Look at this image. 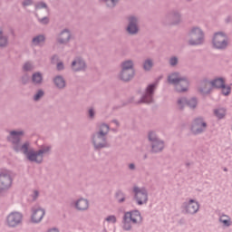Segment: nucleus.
Returning <instances> with one entry per match:
<instances>
[{"label":"nucleus","mask_w":232,"mask_h":232,"mask_svg":"<svg viewBox=\"0 0 232 232\" xmlns=\"http://www.w3.org/2000/svg\"><path fill=\"white\" fill-rule=\"evenodd\" d=\"M47 232H59V230L53 228V229L48 230Z\"/></svg>","instance_id":"nucleus-40"},{"label":"nucleus","mask_w":232,"mask_h":232,"mask_svg":"<svg viewBox=\"0 0 232 232\" xmlns=\"http://www.w3.org/2000/svg\"><path fill=\"white\" fill-rule=\"evenodd\" d=\"M54 83L58 88H64V86H66V82H64V79H63V77L61 76H57L54 79Z\"/></svg>","instance_id":"nucleus-23"},{"label":"nucleus","mask_w":232,"mask_h":232,"mask_svg":"<svg viewBox=\"0 0 232 232\" xmlns=\"http://www.w3.org/2000/svg\"><path fill=\"white\" fill-rule=\"evenodd\" d=\"M129 168H130V169H135V165L130 164V165H129Z\"/></svg>","instance_id":"nucleus-39"},{"label":"nucleus","mask_w":232,"mask_h":232,"mask_svg":"<svg viewBox=\"0 0 232 232\" xmlns=\"http://www.w3.org/2000/svg\"><path fill=\"white\" fill-rule=\"evenodd\" d=\"M152 67H153V62H151L150 60L145 61V63L143 64L144 70H146V71L151 70Z\"/></svg>","instance_id":"nucleus-27"},{"label":"nucleus","mask_w":232,"mask_h":232,"mask_svg":"<svg viewBox=\"0 0 232 232\" xmlns=\"http://www.w3.org/2000/svg\"><path fill=\"white\" fill-rule=\"evenodd\" d=\"M124 201V199H119V202H123Z\"/></svg>","instance_id":"nucleus-42"},{"label":"nucleus","mask_w":232,"mask_h":232,"mask_svg":"<svg viewBox=\"0 0 232 232\" xmlns=\"http://www.w3.org/2000/svg\"><path fill=\"white\" fill-rule=\"evenodd\" d=\"M134 193L136 200L140 206H141V204H146V202H148V193L146 192V189L139 188L136 187L134 188Z\"/></svg>","instance_id":"nucleus-11"},{"label":"nucleus","mask_w":232,"mask_h":232,"mask_svg":"<svg viewBox=\"0 0 232 232\" xmlns=\"http://www.w3.org/2000/svg\"><path fill=\"white\" fill-rule=\"evenodd\" d=\"M8 44V41L6 37L3 36V32L0 29V46H6Z\"/></svg>","instance_id":"nucleus-26"},{"label":"nucleus","mask_w":232,"mask_h":232,"mask_svg":"<svg viewBox=\"0 0 232 232\" xmlns=\"http://www.w3.org/2000/svg\"><path fill=\"white\" fill-rule=\"evenodd\" d=\"M34 200H35V198L39 197V192L37 190H34Z\"/></svg>","instance_id":"nucleus-37"},{"label":"nucleus","mask_w":232,"mask_h":232,"mask_svg":"<svg viewBox=\"0 0 232 232\" xmlns=\"http://www.w3.org/2000/svg\"><path fill=\"white\" fill-rule=\"evenodd\" d=\"M44 42V36L40 35L33 39L34 44H41V43Z\"/></svg>","instance_id":"nucleus-29"},{"label":"nucleus","mask_w":232,"mask_h":232,"mask_svg":"<svg viewBox=\"0 0 232 232\" xmlns=\"http://www.w3.org/2000/svg\"><path fill=\"white\" fill-rule=\"evenodd\" d=\"M171 66H175V64H177V63H179V60L176 57H173L170 59L169 61Z\"/></svg>","instance_id":"nucleus-32"},{"label":"nucleus","mask_w":232,"mask_h":232,"mask_svg":"<svg viewBox=\"0 0 232 232\" xmlns=\"http://www.w3.org/2000/svg\"><path fill=\"white\" fill-rule=\"evenodd\" d=\"M220 222H222L224 226H231V219L227 216H221Z\"/></svg>","instance_id":"nucleus-25"},{"label":"nucleus","mask_w":232,"mask_h":232,"mask_svg":"<svg viewBox=\"0 0 232 232\" xmlns=\"http://www.w3.org/2000/svg\"><path fill=\"white\" fill-rule=\"evenodd\" d=\"M169 82L176 85L177 92H187L189 86L188 79L180 77L177 72H174L169 76Z\"/></svg>","instance_id":"nucleus-3"},{"label":"nucleus","mask_w":232,"mask_h":232,"mask_svg":"<svg viewBox=\"0 0 232 232\" xmlns=\"http://www.w3.org/2000/svg\"><path fill=\"white\" fill-rule=\"evenodd\" d=\"M43 95H44V92L43 91H38V92L34 95V101H39Z\"/></svg>","instance_id":"nucleus-30"},{"label":"nucleus","mask_w":232,"mask_h":232,"mask_svg":"<svg viewBox=\"0 0 232 232\" xmlns=\"http://www.w3.org/2000/svg\"><path fill=\"white\" fill-rule=\"evenodd\" d=\"M186 104H188V106L190 108H197V100L191 99L188 102H187L184 98L178 100L179 110H182V108H184V106H186Z\"/></svg>","instance_id":"nucleus-17"},{"label":"nucleus","mask_w":232,"mask_h":232,"mask_svg":"<svg viewBox=\"0 0 232 232\" xmlns=\"http://www.w3.org/2000/svg\"><path fill=\"white\" fill-rule=\"evenodd\" d=\"M70 41V32L68 31H63L58 38V42L60 44H64L65 43H68Z\"/></svg>","instance_id":"nucleus-21"},{"label":"nucleus","mask_w":232,"mask_h":232,"mask_svg":"<svg viewBox=\"0 0 232 232\" xmlns=\"http://www.w3.org/2000/svg\"><path fill=\"white\" fill-rule=\"evenodd\" d=\"M23 222V214L19 212H12L7 216L6 225L9 227H15Z\"/></svg>","instance_id":"nucleus-9"},{"label":"nucleus","mask_w":232,"mask_h":232,"mask_svg":"<svg viewBox=\"0 0 232 232\" xmlns=\"http://www.w3.org/2000/svg\"><path fill=\"white\" fill-rule=\"evenodd\" d=\"M63 63H59L57 64V70H63Z\"/></svg>","instance_id":"nucleus-36"},{"label":"nucleus","mask_w":232,"mask_h":232,"mask_svg":"<svg viewBox=\"0 0 232 232\" xmlns=\"http://www.w3.org/2000/svg\"><path fill=\"white\" fill-rule=\"evenodd\" d=\"M155 88H157V84L153 83L147 87L146 94L142 98V102L150 103L153 101V92H155Z\"/></svg>","instance_id":"nucleus-14"},{"label":"nucleus","mask_w":232,"mask_h":232,"mask_svg":"<svg viewBox=\"0 0 232 232\" xmlns=\"http://www.w3.org/2000/svg\"><path fill=\"white\" fill-rule=\"evenodd\" d=\"M149 140H152V150L157 153L159 151H162L163 148H164V143L159 140H157V138H155V133L154 132H150L149 133Z\"/></svg>","instance_id":"nucleus-12"},{"label":"nucleus","mask_w":232,"mask_h":232,"mask_svg":"<svg viewBox=\"0 0 232 232\" xmlns=\"http://www.w3.org/2000/svg\"><path fill=\"white\" fill-rule=\"evenodd\" d=\"M12 186V178L8 170L0 173V189H8Z\"/></svg>","instance_id":"nucleus-10"},{"label":"nucleus","mask_w":232,"mask_h":232,"mask_svg":"<svg viewBox=\"0 0 232 232\" xmlns=\"http://www.w3.org/2000/svg\"><path fill=\"white\" fill-rule=\"evenodd\" d=\"M55 60L57 61L56 56H54V57L53 58V63H54Z\"/></svg>","instance_id":"nucleus-41"},{"label":"nucleus","mask_w":232,"mask_h":232,"mask_svg":"<svg viewBox=\"0 0 232 232\" xmlns=\"http://www.w3.org/2000/svg\"><path fill=\"white\" fill-rule=\"evenodd\" d=\"M31 69H32V64H31V63H25V64L24 65V70L25 72H28V71H30Z\"/></svg>","instance_id":"nucleus-31"},{"label":"nucleus","mask_w":232,"mask_h":232,"mask_svg":"<svg viewBox=\"0 0 232 232\" xmlns=\"http://www.w3.org/2000/svg\"><path fill=\"white\" fill-rule=\"evenodd\" d=\"M23 5L24 6H30V5H32V0H24Z\"/></svg>","instance_id":"nucleus-34"},{"label":"nucleus","mask_w":232,"mask_h":232,"mask_svg":"<svg viewBox=\"0 0 232 232\" xmlns=\"http://www.w3.org/2000/svg\"><path fill=\"white\" fill-rule=\"evenodd\" d=\"M185 210L187 213H189L190 215H194V213H197L198 211V203L193 199H190L188 204L185 205Z\"/></svg>","instance_id":"nucleus-16"},{"label":"nucleus","mask_w":232,"mask_h":232,"mask_svg":"<svg viewBox=\"0 0 232 232\" xmlns=\"http://www.w3.org/2000/svg\"><path fill=\"white\" fill-rule=\"evenodd\" d=\"M114 124H118L117 121H114Z\"/></svg>","instance_id":"nucleus-43"},{"label":"nucleus","mask_w":232,"mask_h":232,"mask_svg":"<svg viewBox=\"0 0 232 232\" xmlns=\"http://www.w3.org/2000/svg\"><path fill=\"white\" fill-rule=\"evenodd\" d=\"M21 137H23V131H11L10 133L9 140L14 144V148L15 151H23V153L27 156V159L31 160V162H43V155L50 151V147L40 150L38 152L34 150L28 151V143H24L23 146L19 145Z\"/></svg>","instance_id":"nucleus-1"},{"label":"nucleus","mask_w":232,"mask_h":232,"mask_svg":"<svg viewBox=\"0 0 232 232\" xmlns=\"http://www.w3.org/2000/svg\"><path fill=\"white\" fill-rule=\"evenodd\" d=\"M105 222H107L108 224H115V222H117V218L113 215L108 216L105 218Z\"/></svg>","instance_id":"nucleus-28"},{"label":"nucleus","mask_w":232,"mask_h":232,"mask_svg":"<svg viewBox=\"0 0 232 232\" xmlns=\"http://www.w3.org/2000/svg\"><path fill=\"white\" fill-rule=\"evenodd\" d=\"M213 46L222 50L227 46V36L224 33H216L213 38Z\"/></svg>","instance_id":"nucleus-8"},{"label":"nucleus","mask_w":232,"mask_h":232,"mask_svg":"<svg viewBox=\"0 0 232 232\" xmlns=\"http://www.w3.org/2000/svg\"><path fill=\"white\" fill-rule=\"evenodd\" d=\"M206 130V122L202 121V119L198 118L195 120L193 125H192V131L193 133H202Z\"/></svg>","instance_id":"nucleus-13"},{"label":"nucleus","mask_w":232,"mask_h":232,"mask_svg":"<svg viewBox=\"0 0 232 232\" xmlns=\"http://www.w3.org/2000/svg\"><path fill=\"white\" fill-rule=\"evenodd\" d=\"M213 88H220L223 95H229L231 93V86L226 85V80L223 78H216L211 82H201L199 92L201 93H209Z\"/></svg>","instance_id":"nucleus-2"},{"label":"nucleus","mask_w":232,"mask_h":232,"mask_svg":"<svg viewBox=\"0 0 232 232\" xmlns=\"http://www.w3.org/2000/svg\"><path fill=\"white\" fill-rule=\"evenodd\" d=\"M89 115H90V117L93 118V115H94L93 109H91L89 111Z\"/></svg>","instance_id":"nucleus-38"},{"label":"nucleus","mask_w":232,"mask_h":232,"mask_svg":"<svg viewBox=\"0 0 232 232\" xmlns=\"http://www.w3.org/2000/svg\"><path fill=\"white\" fill-rule=\"evenodd\" d=\"M109 130L110 128L108 125L103 124L101 126L99 134L93 138V144L95 148L99 149L106 146V140L104 137L106 136V133H108Z\"/></svg>","instance_id":"nucleus-6"},{"label":"nucleus","mask_w":232,"mask_h":232,"mask_svg":"<svg viewBox=\"0 0 232 232\" xmlns=\"http://www.w3.org/2000/svg\"><path fill=\"white\" fill-rule=\"evenodd\" d=\"M44 218V209L43 208H36L35 210L33 211L31 220L34 224H37L43 220Z\"/></svg>","instance_id":"nucleus-15"},{"label":"nucleus","mask_w":232,"mask_h":232,"mask_svg":"<svg viewBox=\"0 0 232 232\" xmlns=\"http://www.w3.org/2000/svg\"><path fill=\"white\" fill-rule=\"evenodd\" d=\"M135 75V71L133 70V62L126 61L121 64V81H130Z\"/></svg>","instance_id":"nucleus-5"},{"label":"nucleus","mask_w":232,"mask_h":232,"mask_svg":"<svg viewBox=\"0 0 232 232\" xmlns=\"http://www.w3.org/2000/svg\"><path fill=\"white\" fill-rule=\"evenodd\" d=\"M90 204L88 203V200L84 198H81L76 202V208L80 211H84L85 209H88Z\"/></svg>","instance_id":"nucleus-20"},{"label":"nucleus","mask_w":232,"mask_h":232,"mask_svg":"<svg viewBox=\"0 0 232 232\" xmlns=\"http://www.w3.org/2000/svg\"><path fill=\"white\" fill-rule=\"evenodd\" d=\"M124 220V229H131L130 222H132V224H139L140 222H142V217L140 216V212L136 210L125 213Z\"/></svg>","instance_id":"nucleus-4"},{"label":"nucleus","mask_w":232,"mask_h":232,"mask_svg":"<svg viewBox=\"0 0 232 232\" xmlns=\"http://www.w3.org/2000/svg\"><path fill=\"white\" fill-rule=\"evenodd\" d=\"M33 82H34L35 84L43 82V75H41V73L39 72L34 73L33 75Z\"/></svg>","instance_id":"nucleus-24"},{"label":"nucleus","mask_w":232,"mask_h":232,"mask_svg":"<svg viewBox=\"0 0 232 232\" xmlns=\"http://www.w3.org/2000/svg\"><path fill=\"white\" fill-rule=\"evenodd\" d=\"M40 23H42V24H48V18L44 17V18H39Z\"/></svg>","instance_id":"nucleus-33"},{"label":"nucleus","mask_w":232,"mask_h":232,"mask_svg":"<svg viewBox=\"0 0 232 232\" xmlns=\"http://www.w3.org/2000/svg\"><path fill=\"white\" fill-rule=\"evenodd\" d=\"M129 21L130 24L127 31L129 32V34H137V32H139V28L137 27V19H135L134 17H130Z\"/></svg>","instance_id":"nucleus-18"},{"label":"nucleus","mask_w":232,"mask_h":232,"mask_svg":"<svg viewBox=\"0 0 232 232\" xmlns=\"http://www.w3.org/2000/svg\"><path fill=\"white\" fill-rule=\"evenodd\" d=\"M188 44L191 45L202 44L204 42V33L198 28H193L189 34Z\"/></svg>","instance_id":"nucleus-7"},{"label":"nucleus","mask_w":232,"mask_h":232,"mask_svg":"<svg viewBox=\"0 0 232 232\" xmlns=\"http://www.w3.org/2000/svg\"><path fill=\"white\" fill-rule=\"evenodd\" d=\"M40 8H46V5L41 4L40 5H37V6H36V9L38 10V12H39V9H40Z\"/></svg>","instance_id":"nucleus-35"},{"label":"nucleus","mask_w":232,"mask_h":232,"mask_svg":"<svg viewBox=\"0 0 232 232\" xmlns=\"http://www.w3.org/2000/svg\"><path fill=\"white\" fill-rule=\"evenodd\" d=\"M86 68V64L81 59H77L72 62V70L74 72H81V70H84Z\"/></svg>","instance_id":"nucleus-19"},{"label":"nucleus","mask_w":232,"mask_h":232,"mask_svg":"<svg viewBox=\"0 0 232 232\" xmlns=\"http://www.w3.org/2000/svg\"><path fill=\"white\" fill-rule=\"evenodd\" d=\"M214 115L217 119H224L226 117V109L218 108L214 110Z\"/></svg>","instance_id":"nucleus-22"}]
</instances>
